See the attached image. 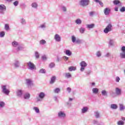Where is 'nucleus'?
<instances>
[{
    "label": "nucleus",
    "mask_w": 125,
    "mask_h": 125,
    "mask_svg": "<svg viewBox=\"0 0 125 125\" xmlns=\"http://www.w3.org/2000/svg\"><path fill=\"white\" fill-rule=\"evenodd\" d=\"M88 112V107L87 106H84L81 109V114H86Z\"/></svg>",
    "instance_id": "obj_13"
},
{
    "label": "nucleus",
    "mask_w": 125,
    "mask_h": 125,
    "mask_svg": "<svg viewBox=\"0 0 125 125\" xmlns=\"http://www.w3.org/2000/svg\"><path fill=\"white\" fill-rule=\"evenodd\" d=\"M2 92L4 93V94H6V95H8V94H9V92H10V91H9V89L6 88V85H3L2 86Z\"/></svg>",
    "instance_id": "obj_9"
},
{
    "label": "nucleus",
    "mask_w": 125,
    "mask_h": 125,
    "mask_svg": "<svg viewBox=\"0 0 125 125\" xmlns=\"http://www.w3.org/2000/svg\"><path fill=\"white\" fill-rule=\"evenodd\" d=\"M55 81H56V77L54 76L51 78L50 83H51V84L54 83H55Z\"/></svg>",
    "instance_id": "obj_20"
},
{
    "label": "nucleus",
    "mask_w": 125,
    "mask_h": 125,
    "mask_svg": "<svg viewBox=\"0 0 125 125\" xmlns=\"http://www.w3.org/2000/svg\"><path fill=\"white\" fill-rule=\"evenodd\" d=\"M101 93L103 96H108V94H107V91L105 90H103L101 92Z\"/></svg>",
    "instance_id": "obj_26"
},
{
    "label": "nucleus",
    "mask_w": 125,
    "mask_h": 125,
    "mask_svg": "<svg viewBox=\"0 0 125 125\" xmlns=\"http://www.w3.org/2000/svg\"><path fill=\"white\" fill-rule=\"evenodd\" d=\"M90 2V0H80L79 2V4L81 6L84 7L85 6H87V5H89Z\"/></svg>",
    "instance_id": "obj_3"
},
{
    "label": "nucleus",
    "mask_w": 125,
    "mask_h": 125,
    "mask_svg": "<svg viewBox=\"0 0 125 125\" xmlns=\"http://www.w3.org/2000/svg\"><path fill=\"white\" fill-rule=\"evenodd\" d=\"M121 80V79H120V77H117L116 78V82L117 83H119V82H120V80Z\"/></svg>",
    "instance_id": "obj_56"
},
{
    "label": "nucleus",
    "mask_w": 125,
    "mask_h": 125,
    "mask_svg": "<svg viewBox=\"0 0 125 125\" xmlns=\"http://www.w3.org/2000/svg\"><path fill=\"white\" fill-rule=\"evenodd\" d=\"M54 93H59L60 92V89L59 88H56L54 90Z\"/></svg>",
    "instance_id": "obj_42"
},
{
    "label": "nucleus",
    "mask_w": 125,
    "mask_h": 125,
    "mask_svg": "<svg viewBox=\"0 0 125 125\" xmlns=\"http://www.w3.org/2000/svg\"><path fill=\"white\" fill-rule=\"evenodd\" d=\"M62 60V59L59 58V57L57 58V62H59L60 61H61Z\"/></svg>",
    "instance_id": "obj_61"
},
{
    "label": "nucleus",
    "mask_w": 125,
    "mask_h": 125,
    "mask_svg": "<svg viewBox=\"0 0 125 125\" xmlns=\"http://www.w3.org/2000/svg\"><path fill=\"white\" fill-rule=\"evenodd\" d=\"M42 60H43L44 61H45V60H46V59H47V58H46V56L45 55H43V56H42Z\"/></svg>",
    "instance_id": "obj_54"
},
{
    "label": "nucleus",
    "mask_w": 125,
    "mask_h": 125,
    "mask_svg": "<svg viewBox=\"0 0 125 125\" xmlns=\"http://www.w3.org/2000/svg\"><path fill=\"white\" fill-rule=\"evenodd\" d=\"M110 55H111V53H107L104 55V57H109V56H110Z\"/></svg>",
    "instance_id": "obj_58"
},
{
    "label": "nucleus",
    "mask_w": 125,
    "mask_h": 125,
    "mask_svg": "<svg viewBox=\"0 0 125 125\" xmlns=\"http://www.w3.org/2000/svg\"><path fill=\"white\" fill-rule=\"evenodd\" d=\"M109 45H110L111 46H113V45H114V41L110 40L109 41Z\"/></svg>",
    "instance_id": "obj_44"
},
{
    "label": "nucleus",
    "mask_w": 125,
    "mask_h": 125,
    "mask_svg": "<svg viewBox=\"0 0 125 125\" xmlns=\"http://www.w3.org/2000/svg\"><path fill=\"white\" fill-rule=\"evenodd\" d=\"M94 13H95L93 11L90 12L89 13V16H93V15H94Z\"/></svg>",
    "instance_id": "obj_53"
},
{
    "label": "nucleus",
    "mask_w": 125,
    "mask_h": 125,
    "mask_svg": "<svg viewBox=\"0 0 125 125\" xmlns=\"http://www.w3.org/2000/svg\"><path fill=\"white\" fill-rule=\"evenodd\" d=\"M117 125H124L125 122H124V121L121 120L117 122Z\"/></svg>",
    "instance_id": "obj_39"
},
{
    "label": "nucleus",
    "mask_w": 125,
    "mask_h": 125,
    "mask_svg": "<svg viewBox=\"0 0 125 125\" xmlns=\"http://www.w3.org/2000/svg\"><path fill=\"white\" fill-rule=\"evenodd\" d=\"M26 84L28 85V86H31V85H33V81L31 80V79H26Z\"/></svg>",
    "instance_id": "obj_17"
},
{
    "label": "nucleus",
    "mask_w": 125,
    "mask_h": 125,
    "mask_svg": "<svg viewBox=\"0 0 125 125\" xmlns=\"http://www.w3.org/2000/svg\"><path fill=\"white\" fill-rule=\"evenodd\" d=\"M62 9L64 12H66V11H67V8L65 6H62Z\"/></svg>",
    "instance_id": "obj_45"
},
{
    "label": "nucleus",
    "mask_w": 125,
    "mask_h": 125,
    "mask_svg": "<svg viewBox=\"0 0 125 125\" xmlns=\"http://www.w3.org/2000/svg\"><path fill=\"white\" fill-rule=\"evenodd\" d=\"M54 40L56 41V42H61V37H60V35L59 34H56L54 36Z\"/></svg>",
    "instance_id": "obj_12"
},
{
    "label": "nucleus",
    "mask_w": 125,
    "mask_h": 125,
    "mask_svg": "<svg viewBox=\"0 0 125 125\" xmlns=\"http://www.w3.org/2000/svg\"><path fill=\"white\" fill-rule=\"evenodd\" d=\"M58 117L60 119H65L66 118V113L64 111H60L58 113Z\"/></svg>",
    "instance_id": "obj_7"
},
{
    "label": "nucleus",
    "mask_w": 125,
    "mask_h": 125,
    "mask_svg": "<svg viewBox=\"0 0 125 125\" xmlns=\"http://www.w3.org/2000/svg\"><path fill=\"white\" fill-rule=\"evenodd\" d=\"M115 92L117 95H121L122 94V90L118 87L115 88Z\"/></svg>",
    "instance_id": "obj_18"
},
{
    "label": "nucleus",
    "mask_w": 125,
    "mask_h": 125,
    "mask_svg": "<svg viewBox=\"0 0 125 125\" xmlns=\"http://www.w3.org/2000/svg\"><path fill=\"white\" fill-rule=\"evenodd\" d=\"M45 43H46V41L44 40H42L40 41V44L43 45V44H45Z\"/></svg>",
    "instance_id": "obj_37"
},
{
    "label": "nucleus",
    "mask_w": 125,
    "mask_h": 125,
    "mask_svg": "<svg viewBox=\"0 0 125 125\" xmlns=\"http://www.w3.org/2000/svg\"><path fill=\"white\" fill-rule=\"evenodd\" d=\"M121 50L122 52H125V46H123L122 47Z\"/></svg>",
    "instance_id": "obj_57"
},
{
    "label": "nucleus",
    "mask_w": 125,
    "mask_h": 125,
    "mask_svg": "<svg viewBox=\"0 0 125 125\" xmlns=\"http://www.w3.org/2000/svg\"><path fill=\"white\" fill-rule=\"evenodd\" d=\"M94 116L96 119H99L100 118V113L99 111H96L94 112Z\"/></svg>",
    "instance_id": "obj_21"
},
{
    "label": "nucleus",
    "mask_w": 125,
    "mask_h": 125,
    "mask_svg": "<svg viewBox=\"0 0 125 125\" xmlns=\"http://www.w3.org/2000/svg\"><path fill=\"white\" fill-rule=\"evenodd\" d=\"M33 110H34V111H35V113H36V114H40V109L39 108V107H37V106H34L33 108Z\"/></svg>",
    "instance_id": "obj_22"
},
{
    "label": "nucleus",
    "mask_w": 125,
    "mask_h": 125,
    "mask_svg": "<svg viewBox=\"0 0 125 125\" xmlns=\"http://www.w3.org/2000/svg\"><path fill=\"white\" fill-rule=\"evenodd\" d=\"M16 95L18 97L20 98L22 97V95H23V90L21 89H18L16 91Z\"/></svg>",
    "instance_id": "obj_10"
},
{
    "label": "nucleus",
    "mask_w": 125,
    "mask_h": 125,
    "mask_svg": "<svg viewBox=\"0 0 125 125\" xmlns=\"http://www.w3.org/2000/svg\"><path fill=\"white\" fill-rule=\"evenodd\" d=\"M93 124L94 125H98V121H96V120H94L93 121Z\"/></svg>",
    "instance_id": "obj_59"
},
{
    "label": "nucleus",
    "mask_w": 125,
    "mask_h": 125,
    "mask_svg": "<svg viewBox=\"0 0 125 125\" xmlns=\"http://www.w3.org/2000/svg\"><path fill=\"white\" fill-rule=\"evenodd\" d=\"M93 0L94 1H95V2H96V3H99L100 1H101V0Z\"/></svg>",
    "instance_id": "obj_63"
},
{
    "label": "nucleus",
    "mask_w": 125,
    "mask_h": 125,
    "mask_svg": "<svg viewBox=\"0 0 125 125\" xmlns=\"http://www.w3.org/2000/svg\"><path fill=\"white\" fill-rule=\"evenodd\" d=\"M92 92L93 94H97L99 92V89L97 88H93Z\"/></svg>",
    "instance_id": "obj_19"
},
{
    "label": "nucleus",
    "mask_w": 125,
    "mask_h": 125,
    "mask_svg": "<svg viewBox=\"0 0 125 125\" xmlns=\"http://www.w3.org/2000/svg\"><path fill=\"white\" fill-rule=\"evenodd\" d=\"M46 27L45 23L42 24L39 26V28H41V29H45Z\"/></svg>",
    "instance_id": "obj_41"
},
{
    "label": "nucleus",
    "mask_w": 125,
    "mask_h": 125,
    "mask_svg": "<svg viewBox=\"0 0 125 125\" xmlns=\"http://www.w3.org/2000/svg\"><path fill=\"white\" fill-rule=\"evenodd\" d=\"M97 56L98 57H100V56H101V53H100V52H98L97 53Z\"/></svg>",
    "instance_id": "obj_60"
},
{
    "label": "nucleus",
    "mask_w": 125,
    "mask_h": 125,
    "mask_svg": "<svg viewBox=\"0 0 125 125\" xmlns=\"http://www.w3.org/2000/svg\"><path fill=\"white\" fill-rule=\"evenodd\" d=\"M35 57H36V58L37 59L40 57V55L39 54V52H35Z\"/></svg>",
    "instance_id": "obj_49"
},
{
    "label": "nucleus",
    "mask_w": 125,
    "mask_h": 125,
    "mask_svg": "<svg viewBox=\"0 0 125 125\" xmlns=\"http://www.w3.org/2000/svg\"><path fill=\"white\" fill-rule=\"evenodd\" d=\"M111 12V9L109 8H105L104 11V13L105 15H109Z\"/></svg>",
    "instance_id": "obj_14"
},
{
    "label": "nucleus",
    "mask_w": 125,
    "mask_h": 125,
    "mask_svg": "<svg viewBox=\"0 0 125 125\" xmlns=\"http://www.w3.org/2000/svg\"><path fill=\"white\" fill-rule=\"evenodd\" d=\"M99 3L100 5H101V6H102V7H103V6H104V4L103 3V2H102L101 0L100 1Z\"/></svg>",
    "instance_id": "obj_55"
},
{
    "label": "nucleus",
    "mask_w": 125,
    "mask_h": 125,
    "mask_svg": "<svg viewBox=\"0 0 125 125\" xmlns=\"http://www.w3.org/2000/svg\"><path fill=\"white\" fill-rule=\"evenodd\" d=\"M13 4L15 6H17V5L19 4V1L18 0H16L13 2Z\"/></svg>",
    "instance_id": "obj_46"
},
{
    "label": "nucleus",
    "mask_w": 125,
    "mask_h": 125,
    "mask_svg": "<svg viewBox=\"0 0 125 125\" xmlns=\"http://www.w3.org/2000/svg\"><path fill=\"white\" fill-rule=\"evenodd\" d=\"M110 108L113 109V110H116V109L118 108V105L116 104H111Z\"/></svg>",
    "instance_id": "obj_28"
},
{
    "label": "nucleus",
    "mask_w": 125,
    "mask_h": 125,
    "mask_svg": "<svg viewBox=\"0 0 125 125\" xmlns=\"http://www.w3.org/2000/svg\"><path fill=\"white\" fill-rule=\"evenodd\" d=\"M55 67V63L54 62H51L49 64V67L51 68H54Z\"/></svg>",
    "instance_id": "obj_40"
},
{
    "label": "nucleus",
    "mask_w": 125,
    "mask_h": 125,
    "mask_svg": "<svg viewBox=\"0 0 125 125\" xmlns=\"http://www.w3.org/2000/svg\"><path fill=\"white\" fill-rule=\"evenodd\" d=\"M71 41L72 42H75L76 43H78V44H80V43H82L83 42V41L81 40L80 39H77V38L75 37V36L74 35L71 37Z\"/></svg>",
    "instance_id": "obj_6"
},
{
    "label": "nucleus",
    "mask_w": 125,
    "mask_h": 125,
    "mask_svg": "<svg viewBox=\"0 0 125 125\" xmlns=\"http://www.w3.org/2000/svg\"><path fill=\"white\" fill-rule=\"evenodd\" d=\"M64 53H65L66 55H68V56H71V55H72V52H71L70 50H65Z\"/></svg>",
    "instance_id": "obj_25"
},
{
    "label": "nucleus",
    "mask_w": 125,
    "mask_h": 125,
    "mask_svg": "<svg viewBox=\"0 0 125 125\" xmlns=\"http://www.w3.org/2000/svg\"><path fill=\"white\" fill-rule=\"evenodd\" d=\"M62 59H63V60H64V61H68L69 58L64 56L62 57Z\"/></svg>",
    "instance_id": "obj_50"
},
{
    "label": "nucleus",
    "mask_w": 125,
    "mask_h": 125,
    "mask_svg": "<svg viewBox=\"0 0 125 125\" xmlns=\"http://www.w3.org/2000/svg\"><path fill=\"white\" fill-rule=\"evenodd\" d=\"M6 10V7L4 4L0 5V12L3 14V11H5Z\"/></svg>",
    "instance_id": "obj_11"
},
{
    "label": "nucleus",
    "mask_w": 125,
    "mask_h": 125,
    "mask_svg": "<svg viewBox=\"0 0 125 125\" xmlns=\"http://www.w3.org/2000/svg\"><path fill=\"white\" fill-rule=\"evenodd\" d=\"M119 108L120 111H123L125 109V105H124V104H119Z\"/></svg>",
    "instance_id": "obj_34"
},
{
    "label": "nucleus",
    "mask_w": 125,
    "mask_h": 125,
    "mask_svg": "<svg viewBox=\"0 0 125 125\" xmlns=\"http://www.w3.org/2000/svg\"><path fill=\"white\" fill-rule=\"evenodd\" d=\"M68 70L70 72H72V71H76V70H77V68L74 66H71L69 67Z\"/></svg>",
    "instance_id": "obj_33"
},
{
    "label": "nucleus",
    "mask_w": 125,
    "mask_h": 125,
    "mask_svg": "<svg viewBox=\"0 0 125 125\" xmlns=\"http://www.w3.org/2000/svg\"><path fill=\"white\" fill-rule=\"evenodd\" d=\"M39 97H37L36 101L37 102H41V101H42V99L45 97V93L42 92L39 94Z\"/></svg>",
    "instance_id": "obj_4"
},
{
    "label": "nucleus",
    "mask_w": 125,
    "mask_h": 125,
    "mask_svg": "<svg viewBox=\"0 0 125 125\" xmlns=\"http://www.w3.org/2000/svg\"><path fill=\"white\" fill-rule=\"evenodd\" d=\"M66 90L67 91H68V93H70L71 91H72V89H71L70 87H68L66 88Z\"/></svg>",
    "instance_id": "obj_51"
},
{
    "label": "nucleus",
    "mask_w": 125,
    "mask_h": 125,
    "mask_svg": "<svg viewBox=\"0 0 125 125\" xmlns=\"http://www.w3.org/2000/svg\"><path fill=\"white\" fill-rule=\"evenodd\" d=\"M79 31H80V32L81 33V34H83L84 33V32H85V28H84L83 27H81V28H80Z\"/></svg>",
    "instance_id": "obj_35"
},
{
    "label": "nucleus",
    "mask_w": 125,
    "mask_h": 125,
    "mask_svg": "<svg viewBox=\"0 0 125 125\" xmlns=\"http://www.w3.org/2000/svg\"><path fill=\"white\" fill-rule=\"evenodd\" d=\"M14 66L15 68H19L20 67V62L18 60L15 61Z\"/></svg>",
    "instance_id": "obj_16"
},
{
    "label": "nucleus",
    "mask_w": 125,
    "mask_h": 125,
    "mask_svg": "<svg viewBox=\"0 0 125 125\" xmlns=\"http://www.w3.org/2000/svg\"><path fill=\"white\" fill-rule=\"evenodd\" d=\"M91 86H95V83L93 82V83H91Z\"/></svg>",
    "instance_id": "obj_62"
},
{
    "label": "nucleus",
    "mask_w": 125,
    "mask_h": 125,
    "mask_svg": "<svg viewBox=\"0 0 125 125\" xmlns=\"http://www.w3.org/2000/svg\"><path fill=\"white\" fill-rule=\"evenodd\" d=\"M65 78H66L67 79H70V78H72V75H71V74L67 73H65Z\"/></svg>",
    "instance_id": "obj_36"
},
{
    "label": "nucleus",
    "mask_w": 125,
    "mask_h": 125,
    "mask_svg": "<svg viewBox=\"0 0 125 125\" xmlns=\"http://www.w3.org/2000/svg\"><path fill=\"white\" fill-rule=\"evenodd\" d=\"M4 28L6 31H8L9 30V25L7 24H5Z\"/></svg>",
    "instance_id": "obj_43"
},
{
    "label": "nucleus",
    "mask_w": 125,
    "mask_h": 125,
    "mask_svg": "<svg viewBox=\"0 0 125 125\" xmlns=\"http://www.w3.org/2000/svg\"><path fill=\"white\" fill-rule=\"evenodd\" d=\"M120 56L122 59H125V52H122L120 53Z\"/></svg>",
    "instance_id": "obj_29"
},
{
    "label": "nucleus",
    "mask_w": 125,
    "mask_h": 125,
    "mask_svg": "<svg viewBox=\"0 0 125 125\" xmlns=\"http://www.w3.org/2000/svg\"><path fill=\"white\" fill-rule=\"evenodd\" d=\"M12 44L13 47H17L16 49L17 51H19L23 49V47L19 45V43L16 41L13 42Z\"/></svg>",
    "instance_id": "obj_2"
},
{
    "label": "nucleus",
    "mask_w": 125,
    "mask_h": 125,
    "mask_svg": "<svg viewBox=\"0 0 125 125\" xmlns=\"http://www.w3.org/2000/svg\"><path fill=\"white\" fill-rule=\"evenodd\" d=\"M95 24L92 23L91 24H87L86 25V27L87 28V29H93V27H95Z\"/></svg>",
    "instance_id": "obj_23"
},
{
    "label": "nucleus",
    "mask_w": 125,
    "mask_h": 125,
    "mask_svg": "<svg viewBox=\"0 0 125 125\" xmlns=\"http://www.w3.org/2000/svg\"><path fill=\"white\" fill-rule=\"evenodd\" d=\"M27 65L28 70H30L31 71H34V70L37 69V67H36V65L34 64V63L31 62H29L26 63Z\"/></svg>",
    "instance_id": "obj_1"
},
{
    "label": "nucleus",
    "mask_w": 125,
    "mask_h": 125,
    "mask_svg": "<svg viewBox=\"0 0 125 125\" xmlns=\"http://www.w3.org/2000/svg\"><path fill=\"white\" fill-rule=\"evenodd\" d=\"M86 76H89V75H90V74H91V70H88L86 71Z\"/></svg>",
    "instance_id": "obj_48"
},
{
    "label": "nucleus",
    "mask_w": 125,
    "mask_h": 125,
    "mask_svg": "<svg viewBox=\"0 0 125 125\" xmlns=\"http://www.w3.org/2000/svg\"><path fill=\"white\" fill-rule=\"evenodd\" d=\"M66 104H67V106H71V104L70 102L66 103Z\"/></svg>",
    "instance_id": "obj_64"
},
{
    "label": "nucleus",
    "mask_w": 125,
    "mask_h": 125,
    "mask_svg": "<svg viewBox=\"0 0 125 125\" xmlns=\"http://www.w3.org/2000/svg\"><path fill=\"white\" fill-rule=\"evenodd\" d=\"M5 35V33H4V32H1L0 33V38H3V37H4Z\"/></svg>",
    "instance_id": "obj_47"
},
{
    "label": "nucleus",
    "mask_w": 125,
    "mask_h": 125,
    "mask_svg": "<svg viewBox=\"0 0 125 125\" xmlns=\"http://www.w3.org/2000/svg\"><path fill=\"white\" fill-rule=\"evenodd\" d=\"M31 97V94L29 93H25L23 95V98L24 99H25L26 100H29L30 99V98Z\"/></svg>",
    "instance_id": "obj_15"
},
{
    "label": "nucleus",
    "mask_w": 125,
    "mask_h": 125,
    "mask_svg": "<svg viewBox=\"0 0 125 125\" xmlns=\"http://www.w3.org/2000/svg\"><path fill=\"white\" fill-rule=\"evenodd\" d=\"M20 22L22 25H26V20L23 18L21 19Z\"/></svg>",
    "instance_id": "obj_24"
},
{
    "label": "nucleus",
    "mask_w": 125,
    "mask_h": 125,
    "mask_svg": "<svg viewBox=\"0 0 125 125\" xmlns=\"http://www.w3.org/2000/svg\"><path fill=\"white\" fill-rule=\"evenodd\" d=\"M113 3L115 5H117L119 4V5H122V3H121V2L119 0H115L113 1Z\"/></svg>",
    "instance_id": "obj_27"
},
{
    "label": "nucleus",
    "mask_w": 125,
    "mask_h": 125,
    "mask_svg": "<svg viewBox=\"0 0 125 125\" xmlns=\"http://www.w3.org/2000/svg\"><path fill=\"white\" fill-rule=\"evenodd\" d=\"M80 66L81 67L80 68L81 72H83L85 69V67L87 66V63H86L84 61H82L80 63Z\"/></svg>",
    "instance_id": "obj_8"
},
{
    "label": "nucleus",
    "mask_w": 125,
    "mask_h": 125,
    "mask_svg": "<svg viewBox=\"0 0 125 125\" xmlns=\"http://www.w3.org/2000/svg\"><path fill=\"white\" fill-rule=\"evenodd\" d=\"M45 72H46L45 69L43 68L41 69L39 71V73L40 74H45Z\"/></svg>",
    "instance_id": "obj_38"
},
{
    "label": "nucleus",
    "mask_w": 125,
    "mask_h": 125,
    "mask_svg": "<svg viewBox=\"0 0 125 125\" xmlns=\"http://www.w3.org/2000/svg\"><path fill=\"white\" fill-rule=\"evenodd\" d=\"M32 7L33 8H38V3L37 2H33L31 4Z\"/></svg>",
    "instance_id": "obj_31"
},
{
    "label": "nucleus",
    "mask_w": 125,
    "mask_h": 125,
    "mask_svg": "<svg viewBox=\"0 0 125 125\" xmlns=\"http://www.w3.org/2000/svg\"><path fill=\"white\" fill-rule=\"evenodd\" d=\"M5 106V103L3 101H0V109L3 108Z\"/></svg>",
    "instance_id": "obj_32"
},
{
    "label": "nucleus",
    "mask_w": 125,
    "mask_h": 125,
    "mask_svg": "<svg viewBox=\"0 0 125 125\" xmlns=\"http://www.w3.org/2000/svg\"><path fill=\"white\" fill-rule=\"evenodd\" d=\"M120 11H121V12H125V7H122L120 9Z\"/></svg>",
    "instance_id": "obj_52"
},
{
    "label": "nucleus",
    "mask_w": 125,
    "mask_h": 125,
    "mask_svg": "<svg viewBox=\"0 0 125 125\" xmlns=\"http://www.w3.org/2000/svg\"><path fill=\"white\" fill-rule=\"evenodd\" d=\"M82 21L80 19H77L76 21H75V23L76 24H77V25H81V24H82Z\"/></svg>",
    "instance_id": "obj_30"
},
{
    "label": "nucleus",
    "mask_w": 125,
    "mask_h": 125,
    "mask_svg": "<svg viewBox=\"0 0 125 125\" xmlns=\"http://www.w3.org/2000/svg\"><path fill=\"white\" fill-rule=\"evenodd\" d=\"M112 27H113V26L112 25V24L109 23L106 26L105 28H104V33L105 34H108V33H109V32H111V31H112Z\"/></svg>",
    "instance_id": "obj_5"
}]
</instances>
